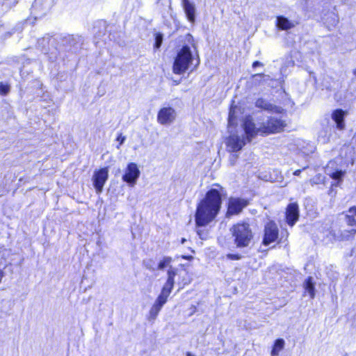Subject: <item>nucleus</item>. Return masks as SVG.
Wrapping results in <instances>:
<instances>
[{"label": "nucleus", "instance_id": "e433bc0d", "mask_svg": "<svg viewBox=\"0 0 356 356\" xmlns=\"http://www.w3.org/2000/svg\"><path fill=\"white\" fill-rule=\"evenodd\" d=\"M145 266L147 268L149 269V270H154V268H152L151 266H149L148 264H145Z\"/></svg>", "mask_w": 356, "mask_h": 356}, {"label": "nucleus", "instance_id": "bb28decb", "mask_svg": "<svg viewBox=\"0 0 356 356\" xmlns=\"http://www.w3.org/2000/svg\"><path fill=\"white\" fill-rule=\"evenodd\" d=\"M162 42H163V35H162V34L156 33V36H155L154 47L156 49H159L161 47V44H162Z\"/></svg>", "mask_w": 356, "mask_h": 356}, {"label": "nucleus", "instance_id": "7ed1b4c3", "mask_svg": "<svg viewBox=\"0 0 356 356\" xmlns=\"http://www.w3.org/2000/svg\"><path fill=\"white\" fill-rule=\"evenodd\" d=\"M230 231L234 244L238 248L248 247L253 238V234L248 223L238 222L233 225Z\"/></svg>", "mask_w": 356, "mask_h": 356}, {"label": "nucleus", "instance_id": "0eeeda50", "mask_svg": "<svg viewBox=\"0 0 356 356\" xmlns=\"http://www.w3.org/2000/svg\"><path fill=\"white\" fill-rule=\"evenodd\" d=\"M140 175V171L135 163H129L127 164L122 175L123 181L126 182L129 186L133 187L136 185L138 179Z\"/></svg>", "mask_w": 356, "mask_h": 356}, {"label": "nucleus", "instance_id": "a211bd4d", "mask_svg": "<svg viewBox=\"0 0 356 356\" xmlns=\"http://www.w3.org/2000/svg\"><path fill=\"white\" fill-rule=\"evenodd\" d=\"M329 233L335 241H346L349 240L351 236L356 234V229H352L350 230H344L339 234H336L332 230L330 231Z\"/></svg>", "mask_w": 356, "mask_h": 356}, {"label": "nucleus", "instance_id": "7c9ffc66", "mask_svg": "<svg viewBox=\"0 0 356 356\" xmlns=\"http://www.w3.org/2000/svg\"><path fill=\"white\" fill-rule=\"evenodd\" d=\"M305 169H306V168H303L302 170H296L293 172V175L296 176H299L301 172Z\"/></svg>", "mask_w": 356, "mask_h": 356}, {"label": "nucleus", "instance_id": "4c0bfd02", "mask_svg": "<svg viewBox=\"0 0 356 356\" xmlns=\"http://www.w3.org/2000/svg\"><path fill=\"white\" fill-rule=\"evenodd\" d=\"M186 356H195L191 353H187Z\"/></svg>", "mask_w": 356, "mask_h": 356}, {"label": "nucleus", "instance_id": "72a5a7b5", "mask_svg": "<svg viewBox=\"0 0 356 356\" xmlns=\"http://www.w3.org/2000/svg\"><path fill=\"white\" fill-rule=\"evenodd\" d=\"M182 257H183L184 259H188V260H189V259H192V258H193L191 256H182Z\"/></svg>", "mask_w": 356, "mask_h": 356}, {"label": "nucleus", "instance_id": "20e7f679", "mask_svg": "<svg viewBox=\"0 0 356 356\" xmlns=\"http://www.w3.org/2000/svg\"><path fill=\"white\" fill-rule=\"evenodd\" d=\"M194 60L191 48L187 46H183L177 52L175 58L172 72L176 74H182L189 69Z\"/></svg>", "mask_w": 356, "mask_h": 356}, {"label": "nucleus", "instance_id": "9b49d317", "mask_svg": "<svg viewBox=\"0 0 356 356\" xmlns=\"http://www.w3.org/2000/svg\"><path fill=\"white\" fill-rule=\"evenodd\" d=\"M248 204L247 200L239 197H231L229 200L227 213L231 215L239 213Z\"/></svg>", "mask_w": 356, "mask_h": 356}, {"label": "nucleus", "instance_id": "f257e3e1", "mask_svg": "<svg viewBox=\"0 0 356 356\" xmlns=\"http://www.w3.org/2000/svg\"><path fill=\"white\" fill-rule=\"evenodd\" d=\"M242 127L248 140L251 141L258 135L264 136L283 131L286 122L282 117L270 116L256 124L251 115H247L243 120Z\"/></svg>", "mask_w": 356, "mask_h": 356}, {"label": "nucleus", "instance_id": "4be33fe9", "mask_svg": "<svg viewBox=\"0 0 356 356\" xmlns=\"http://www.w3.org/2000/svg\"><path fill=\"white\" fill-rule=\"evenodd\" d=\"M284 340L282 339H276L271 351L272 356H277L280 352L284 348Z\"/></svg>", "mask_w": 356, "mask_h": 356}, {"label": "nucleus", "instance_id": "c85d7f7f", "mask_svg": "<svg viewBox=\"0 0 356 356\" xmlns=\"http://www.w3.org/2000/svg\"><path fill=\"white\" fill-rule=\"evenodd\" d=\"M116 140H117V141H118V142H119V145H118V146H117V148H118V149H120V146L121 145H122V144L124 143V142L125 141V140H126V137H125V136H122V134H119V136H118V138H117V139H116Z\"/></svg>", "mask_w": 356, "mask_h": 356}, {"label": "nucleus", "instance_id": "473e14b6", "mask_svg": "<svg viewBox=\"0 0 356 356\" xmlns=\"http://www.w3.org/2000/svg\"><path fill=\"white\" fill-rule=\"evenodd\" d=\"M3 277V272L1 270H0V282H1Z\"/></svg>", "mask_w": 356, "mask_h": 356}, {"label": "nucleus", "instance_id": "4468645a", "mask_svg": "<svg viewBox=\"0 0 356 356\" xmlns=\"http://www.w3.org/2000/svg\"><path fill=\"white\" fill-rule=\"evenodd\" d=\"M166 300H163L160 297H157L154 303L152 306L149 312V320H155L157 317L159 313L162 309L163 306L166 303Z\"/></svg>", "mask_w": 356, "mask_h": 356}, {"label": "nucleus", "instance_id": "b1692460", "mask_svg": "<svg viewBox=\"0 0 356 356\" xmlns=\"http://www.w3.org/2000/svg\"><path fill=\"white\" fill-rule=\"evenodd\" d=\"M328 175L333 179L340 181L342 180L343 177L345 175V171H343L341 170H336L334 172H332V173H328Z\"/></svg>", "mask_w": 356, "mask_h": 356}, {"label": "nucleus", "instance_id": "c9c22d12", "mask_svg": "<svg viewBox=\"0 0 356 356\" xmlns=\"http://www.w3.org/2000/svg\"><path fill=\"white\" fill-rule=\"evenodd\" d=\"M266 76V75L261 74H255V75H254V78H257V77H259V76L260 77V76Z\"/></svg>", "mask_w": 356, "mask_h": 356}, {"label": "nucleus", "instance_id": "ddd939ff", "mask_svg": "<svg viewBox=\"0 0 356 356\" xmlns=\"http://www.w3.org/2000/svg\"><path fill=\"white\" fill-rule=\"evenodd\" d=\"M181 5L184 8L187 19L192 24L195 22L196 8L193 2L190 0H181Z\"/></svg>", "mask_w": 356, "mask_h": 356}, {"label": "nucleus", "instance_id": "2f4dec72", "mask_svg": "<svg viewBox=\"0 0 356 356\" xmlns=\"http://www.w3.org/2000/svg\"><path fill=\"white\" fill-rule=\"evenodd\" d=\"M262 63L259 61H254L252 64V67L254 68L257 67V66H261Z\"/></svg>", "mask_w": 356, "mask_h": 356}, {"label": "nucleus", "instance_id": "1a4fd4ad", "mask_svg": "<svg viewBox=\"0 0 356 356\" xmlns=\"http://www.w3.org/2000/svg\"><path fill=\"white\" fill-rule=\"evenodd\" d=\"M278 237V228L277 225L273 222H268L264 229V236L263 243L265 245H268L271 243L275 241Z\"/></svg>", "mask_w": 356, "mask_h": 356}, {"label": "nucleus", "instance_id": "39448f33", "mask_svg": "<svg viewBox=\"0 0 356 356\" xmlns=\"http://www.w3.org/2000/svg\"><path fill=\"white\" fill-rule=\"evenodd\" d=\"M247 142H250L243 134L240 135L236 133H232L229 137L227 138L225 143L227 149L230 152H237L240 151L246 144Z\"/></svg>", "mask_w": 356, "mask_h": 356}, {"label": "nucleus", "instance_id": "f3484780", "mask_svg": "<svg viewBox=\"0 0 356 356\" xmlns=\"http://www.w3.org/2000/svg\"><path fill=\"white\" fill-rule=\"evenodd\" d=\"M345 216V221L348 226H356V206H353L348 211L342 213Z\"/></svg>", "mask_w": 356, "mask_h": 356}, {"label": "nucleus", "instance_id": "5701e85b", "mask_svg": "<svg viewBox=\"0 0 356 356\" xmlns=\"http://www.w3.org/2000/svg\"><path fill=\"white\" fill-rule=\"evenodd\" d=\"M172 261L170 257H164L159 263L157 269L163 270L170 266Z\"/></svg>", "mask_w": 356, "mask_h": 356}, {"label": "nucleus", "instance_id": "393cba45", "mask_svg": "<svg viewBox=\"0 0 356 356\" xmlns=\"http://www.w3.org/2000/svg\"><path fill=\"white\" fill-rule=\"evenodd\" d=\"M236 109H237L236 106H232L230 108L229 118H228L229 125H232L234 123L235 119L236 118Z\"/></svg>", "mask_w": 356, "mask_h": 356}, {"label": "nucleus", "instance_id": "f704fd0d", "mask_svg": "<svg viewBox=\"0 0 356 356\" xmlns=\"http://www.w3.org/2000/svg\"><path fill=\"white\" fill-rule=\"evenodd\" d=\"M200 64V60H199V58H197V60H196V64L195 65V67L194 68H196Z\"/></svg>", "mask_w": 356, "mask_h": 356}, {"label": "nucleus", "instance_id": "2eb2a0df", "mask_svg": "<svg viewBox=\"0 0 356 356\" xmlns=\"http://www.w3.org/2000/svg\"><path fill=\"white\" fill-rule=\"evenodd\" d=\"M346 113L342 109L334 110L332 113V119L335 122L337 128L342 130L345 127L344 117Z\"/></svg>", "mask_w": 356, "mask_h": 356}, {"label": "nucleus", "instance_id": "412c9836", "mask_svg": "<svg viewBox=\"0 0 356 356\" xmlns=\"http://www.w3.org/2000/svg\"><path fill=\"white\" fill-rule=\"evenodd\" d=\"M304 288L305 291L309 293L310 298H314L315 296V286L312 277L306 279L304 282Z\"/></svg>", "mask_w": 356, "mask_h": 356}, {"label": "nucleus", "instance_id": "a878e982", "mask_svg": "<svg viewBox=\"0 0 356 356\" xmlns=\"http://www.w3.org/2000/svg\"><path fill=\"white\" fill-rule=\"evenodd\" d=\"M176 274H177V269L170 266L169 268V269L168 270L167 281H171L172 282H175V277Z\"/></svg>", "mask_w": 356, "mask_h": 356}, {"label": "nucleus", "instance_id": "9d476101", "mask_svg": "<svg viewBox=\"0 0 356 356\" xmlns=\"http://www.w3.org/2000/svg\"><path fill=\"white\" fill-rule=\"evenodd\" d=\"M254 105L257 108L271 113L282 114L284 111L282 107L277 106L262 97L258 98L255 101Z\"/></svg>", "mask_w": 356, "mask_h": 356}, {"label": "nucleus", "instance_id": "f8f14e48", "mask_svg": "<svg viewBox=\"0 0 356 356\" xmlns=\"http://www.w3.org/2000/svg\"><path fill=\"white\" fill-rule=\"evenodd\" d=\"M299 218V207L296 202L290 203L286 209V220L287 224L292 227Z\"/></svg>", "mask_w": 356, "mask_h": 356}, {"label": "nucleus", "instance_id": "f03ea898", "mask_svg": "<svg viewBox=\"0 0 356 356\" xmlns=\"http://www.w3.org/2000/svg\"><path fill=\"white\" fill-rule=\"evenodd\" d=\"M221 204L222 199L218 190H209L197 206L195 214L196 226L204 227L211 222L218 216Z\"/></svg>", "mask_w": 356, "mask_h": 356}, {"label": "nucleus", "instance_id": "423d86ee", "mask_svg": "<svg viewBox=\"0 0 356 356\" xmlns=\"http://www.w3.org/2000/svg\"><path fill=\"white\" fill-rule=\"evenodd\" d=\"M108 178V170L107 168H102L94 171L92 181L97 194L103 191V188Z\"/></svg>", "mask_w": 356, "mask_h": 356}, {"label": "nucleus", "instance_id": "aec40b11", "mask_svg": "<svg viewBox=\"0 0 356 356\" xmlns=\"http://www.w3.org/2000/svg\"><path fill=\"white\" fill-rule=\"evenodd\" d=\"M174 284L175 282L166 280L165 284L163 285L161 289L160 294L159 295V297L167 301L168 298L169 297L170 294L172 292Z\"/></svg>", "mask_w": 356, "mask_h": 356}, {"label": "nucleus", "instance_id": "c756f323", "mask_svg": "<svg viewBox=\"0 0 356 356\" xmlns=\"http://www.w3.org/2000/svg\"><path fill=\"white\" fill-rule=\"evenodd\" d=\"M227 257L231 260H238L241 258L238 254H228Z\"/></svg>", "mask_w": 356, "mask_h": 356}, {"label": "nucleus", "instance_id": "6e6552de", "mask_svg": "<svg viewBox=\"0 0 356 356\" xmlns=\"http://www.w3.org/2000/svg\"><path fill=\"white\" fill-rule=\"evenodd\" d=\"M176 118V111L172 107H163L161 108L157 115L158 122L162 125L172 123Z\"/></svg>", "mask_w": 356, "mask_h": 356}, {"label": "nucleus", "instance_id": "dca6fc26", "mask_svg": "<svg viewBox=\"0 0 356 356\" xmlns=\"http://www.w3.org/2000/svg\"><path fill=\"white\" fill-rule=\"evenodd\" d=\"M276 25L280 30L287 31L293 28L296 24L284 16H277Z\"/></svg>", "mask_w": 356, "mask_h": 356}, {"label": "nucleus", "instance_id": "6ab92c4d", "mask_svg": "<svg viewBox=\"0 0 356 356\" xmlns=\"http://www.w3.org/2000/svg\"><path fill=\"white\" fill-rule=\"evenodd\" d=\"M323 20L328 29H331L332 27H334L339 22L338 16L334 12H330L324 15Z\"/></svg>", "mask_w": 356, "mask_h": 356}, {"label": "nucleus", "instance_id": "cd10ccee", "mask_svg": "<svg viewBox=\"0 0 356 356\" xmlns=\"http://www.w3.org/2000/svg\"><path fill=\"white\" fill-rule=\"evenodd\" d=\"M10 90V86L8 84H5L2 82L0 83V94L6 95Z\"/></svg>", "mask_w": 356, "mask_h": 356}, {"label": "nucleus", "instance_id": "58836bf2", "mask_svg": "<svg viewBox=\"0 0 356 356\" xmlns=\"http://www.w3.org/2000/svg\"><path fill=\"white\" fill-rule=\"evenodd\" d=\"M185 241H186V239L183 238L181 239V243H182V244H184Z\"/></svg>", "mask_w": 356, "mask_h": 356}]
</instances>
